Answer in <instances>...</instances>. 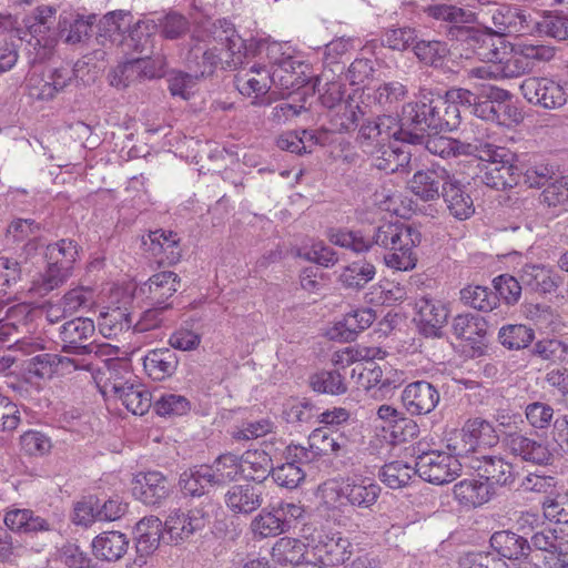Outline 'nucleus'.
<instances>
[{
	"instance_id": "obj_42",
	"label": "nucleus",
	"mask_w": 568,
	"mask_h": 568,
	"mask_svg": "<svg viewBox=\"0 0 568 568\" xmlns=\"http://www.w3.org/2000/svg\"><path fill=\"white\" fill-rule=\"evenodd\" d=\"M271 555L278 565H298L305 556V544L295 538L283 537L274 544Z\"/></svg>"
},
{
	"instance_id": "obj_62",
	"label": "nucleus",
	"mask_w": 568,
	"mask_h": 568,
	"mask_svg": "<svg viewBox=\"0 0 568 568\" xmlns=\"http://www.w3.org/2000/svg\"><path fill=\"white\" fill-rule=\"evenodd\" d=\"M376 320V314L372 308H357L347 313L342 325L346 329L345 338H354L359 332L368 328Z\"/></svg>"
},
{
	"instance_id": "obj_5",
	"label": "nucleus",
	"mask_w": 568,
	"mask_h": 568,
	"mask_svg": "<svg viewBox=\"0 0 568 568\" xmlns=\"http://www.w3.org/2000/svg\"><path fill=\"white\" fill-rule=\"evenodd\" d=\"M515 155L507 149L497 145H485L480 154V181L496 190H505L517 184L519 170L514 165Z\"/></svg>"
},
{
	"instance_id": "obj_9",
	"label": "nucleus",
	"mask_w": 568,
	"mask_h": 568,
	"mask_svg": "<svg viewBox=\"0 0 568 568\" xmlns=\"http://www.w3.org/2000/svg\"><path fill=\"white\" fill-rule=\"evenodd\" d=\"M439 94L427 92L422 95L417 102H410L403 106V125L405 128L413 126L412 133H422L429 129L434 132H442L443 124L440 121Z\"/></svg>"
},
{
	"instance_id": "obj_7",
	"label": "nucleus",
	"mask_w": 568,
	"mask_h": 568,
	"mask_svg": "<svg viewBox=\"0 0 568 568\" xmlns=\"http://www.w3.org/2000/svg\"><path fill=\"white\" fill-rule=\"evenodd\" d=\"M304 509L295 503L280 501L261 510L252 520L251 529L261 538L278 536L291 528L293 520L301 518Z\"/></svg>"
},
{
	"instance_id": "obj_19",
	"label": "nucleus",
	"mask_w": 568,
	"mask_h": 568,
	"mask_svg": "<svg viewBox=\"0 0 568 568\" xmlns=\"http://www.w3.org/2000/svg\"><path fill=\"white\" fill-rule=\"evenodd\" d=\"M470 467L489 485L511 486L516 479L514 466L498 455H474Z\"/></svg>"
},
{
	"instance_id": "obj_49",
	"label": "nucleus",
	"mask_w": 568,
	"mask_h": 568,
	"mask_svg": "<svg viewBox=\"0 0 568 568\" xmlns=\"http://www.w3.org/2000/svg\"><path fill=\"white\" fill-rule=\"evenodd\" d=\"M473 113L481 120L496 123H505L506 114L515 122L519 120V114L516 109L510 105L493 104L491 101H487L479 94L474 104Z\"/></svg>"
},
{
	"instance_id": "obj_43",
	"label": "nucleus",
	"mask_w": 568,
	"mask_h": 568,
	"mask_svg": "<svg viewBox=\"0 0 568 568\" xmlns=\"http://www.w3.org/2000/svg\"><path fill=\"white\" fill-rule=\"evenodd\" d=\"M460 301L481 312H490L498 306L499 297L488 287L481 285H468L460 290Z\"/></svg>"
},
{
	"instance_id": "obj_8",
	"label": "nucleus",
	"mask_w": 568,
	"mask_h": 568,
	"mask_svg": "<svg viewBox=\"0 0 568 568\" xmlns=\"http://www.w3.org/2000/svg\"><path fill=\"white\" fill-rule=\"evenodd\" d=\"M417 475L434 485H445L454 481L462 473L459 459L446 452L428 450L416 458Z\"/></svg>"
},
{
	"instance_id": "obj_2",
	"label": "nucleus",
	"mask_w": 568,
	"mask_h": 568,
	"mask_svg": "<svg viewBox=\"0 0 568 568\" xmlns=\"http://www.w3.org/2000/svg\"><path fill=\"white\" fill-rule=\"evenodd\" d=\"M55 13L54 8L42 6L24 20L26 31L22 39L26 40L29 55H33L34 61H43L54 52L59 36Z\"/></svg>"
},
{
	"instance_id": "obj_51",
	"label": "nucleus",
	"mask_w": 568,
	"mask_h": 568,
	"mask_svg": "<svg viewBox=\"0 0 568 568\" xmlns=\"http://www.w3.org/2000/svg\"><path fill=\"white\" fill-rule=\"evenodd\" d=\"M415 474H417L416 467L413 468L407 463L396 460L382 467L379 478L389 488L398 489L405 487Z\"/></svg>"
},
{
	"instance_id": "obj_18",
	"label": "nucleus",
	"mask_w": 568,
	"mask_h": 568,
	"mask_svg": "<svg viewBox=\"0 0 568 568\" xmlns=\"http://www.w3.org/2000/svg\"><path fill=\"white\" fill-rule=\"evenodd\" d=\"M94 331V323L88 317H77L64 323L60 328V337L63 342L62 351L75 355L95 352V345L82 344L93 336Z\"/></svg>"
},
{
	"instance_id": "obj_37",
	"label": "nucleus",
	"mask_w": 568,
	"mask_h": 568,
	"mask_svg": "<svg viewBox=\"0 0 568 568\" xmlns=\"http://www.w3.org/2000/svg\"><path fill=\"white\" fill-rule=\"evenodd\" d=\"M204 475L214 485H225L242 478L239 457L233 454L221 455L211 466H204Z\"/></svg>"
},
{
	"instance_id": "obj_54",
	"label": "nucleus",
	"mask_w": 568,
	"mask_h": 568,
	"mask_svg": "<svg viewBox=\"0 0 568 568\" xmlns=\"http://www.w3.org/2000/svg\"><path fill=\"white\" fill-rule=\"evenodd\" d=\"M385 355L386 352L379 347H369L364 345L348 346L335 354L334 363L342 366L363 361L373 363L374 359H382Z\"/></svg>"
},
{
	"instance_id": "obj_35",
	"label": "nucleus",
	"mask_w": 568,
	"mask_h": 568,
	"mask_svg": "<svg viewBox=\"0 0 568 568\" xmlns=\"http://www.w3.org/2000/svg\"><path fill=\"white\" fill-rule=\"evenodd\" d=\"M136 551L141 557L154 552L162 536V521L155 517H144L135 526Z\"/></svg>"
},
{
	"instance_id": "obj_10",
	"label": "nucleus",
	"mask_w": 568,
	"mask_h": 568,
	"mask_svg": "<svg viewBox=\"0 0 568 568\" xmlns=\"http://www.w3.org/2000/svg\"><path fill=\"white\" fill-rule=\"evenodd\" d=\"M306 539L326 565L338 566L351 558L352 544L348 538L325 526L314 528Z\"/></svg>"
},
{
	"instance_id": "obj_4",
	"label": "nucleus",
	"mask_w": 568,
	"mask_h": 568,
	"mask_svg": "<svg viewBox=\"0 0 568 568\" xmlns=\"http://www.w3.org/2000/svg\"><path fill=\"white\" fill-rule=\"evenodd\" d=\"M192 40L204 42L206 45H217L220 51L225 49L230 58L226 62L231 68L242 65L250 53V40H243L234 24L226 19H219L202 27L194 32Z\"/></svg>"
},
{
	"instance_id": "obj_44",
	"label": "nucleus",
	"mask_w": 568,
	"mask_h": 568,
	"mask_svg": "<svg viewBox=\"0 0 568 568\" xmlns=\"http://www.w3.org/2000/svg\"><path fill=\"white\" fill-rule=\"evenodd\" d=\"M154 23L156 31L166 40H178L190 30L189 19L178 11H169L156 19L154 18Z\"/></svg>"
},
{
	"instance_id": "obj_28",
	"label": "nucleus",
	"mask_w": 568,
	"mask_h": 568,
	"mask_svg": "<svg viewBox=\"0 0 568 568\" xmlns=\"http://www.w3.org/2000/svg\"><path fill=\"white\" fill-rule=\"evenodd\" d=\"M462 440L467 452L480 455L479 447H493L498 444L499 437L491 423L477 417L465 423L462 428Z\"/></svg>"
},
{
	"instance_id": "obj_60",
	"label": "nucleus",
	"mask_w": 568,
	"mask_h": 568,
	"mask_svg": "<svg viewBox=\"0 0 568 568\" xmlns=\"http://www.w3.org/2000/svg\"><path fill=\"white\" fill-rule=\"evenodd\" d=\"M517 45V52L524 57L526 62H528V67L530 70L536 67V64L541 62L550 61L555 54L556 49L552 45L544 44V43H532L528 41H520L515 43Z\"/></svg>"
},
{
	"instance_id": "obj_26",
	"label": "nucleus",
	"mask_w": 568,
	"mask_h": 568,
	"mask_svg": "<svg viewBox=\"0 0 568 568\" xmlns=\"http://www.w3.org/2000/svg\"><path fill=\"white\" fill-rule=\"evenodd\" d=\"M180 276L172 271H162L153 274L142 286L150 305H172L168 303L179 290Z\"/></svg>"
},
{
	"instance_id": "obj_6",
	"label": "nucleus",
	"mask_w": 568,
	"mask_h": 568,
	"mask_svg": "<svg viewBox=\"0 0 568 568\" xmlns=\"http://www.w3.org/2000/svg\"><path fill=\"white\" fill-rule=\"evenodd\" d=\"M424 12L440 21L447 37L452 40L479 42L483 37L478 30L468 24L475 22L473 11L449 3H435L424 8Z\"/></svg>"
},
{
	"instance_id": "obj_50",
	"label": "nucleus",
	"mask_w": 568,
	"mask_h": 568,
	"mask_svg": "<svg viewBox=\"0 0 568 568\" xmlns=\"http://www.w3.org/2000/svg\"><path fill=\"white\" fill-rule=\"evenodd\" d=\"M364 114L365 112L358 102L349 97L343 103L338 104L337 112L332 120L333 125L341 132L355 130Z\"/></svg>"
},
{
	"instance_id": "obj_58",
	"label": "nucleus",
	"mask_w": 568,
	"mask_h": 568,
	"mask_svg": "<svg viewBox=\"0 0 568 568\" xmlns=\"http://www.w3.org/2000/svg\"><path fill=\"white\" fill-rule=\"evenodd\" d=\"M61 302L69 315L90 310L94 304V292L89 286H77L69 290Z\"/></svg>"
},
{
	"instance_id": "obj_41",
	"label": "nucleus",
	"mask_w": 568,
	"mask_h": 568,
	"mask_svg": "<svg viewBox=\"0 0 568 568\" xmlns=\"http://www.w3.org/2000/svg\"><path fill=\"white\" fill-rule=\"evenodd\" d=\"M132 327L131 314L120 307H111L100 314L99 328L108 338L130 332Z\"/></svg>"
},
{
	"instance_id": "obj_30",
	"label": "nucleus",
	"mask_w": 568,
	"mask_h": 568,
	"mask_svg": "<svg viewBox=\"0 0 568 568\" xmlns=\"http://www.w3.org/2000/svg\"><path fill=\"white\" fill-rule=\"evenodd\" d=\"M262 503L261 488L251 484L234 485L225 494V504L234 514H251Z\"/></svg>"
},
{
	"instance_id": "obj_48",
	"label": "nucleus",
	"mask_w": 568,
	"mask_h": 568,
	"mask_svg": "<svg viewBox=\"0 0 568 568\" xmlns=\"http://www.w3.org/2000/svg\"><path fill=\"white\" fill-rule=\"evenodd\" d=\"M420 237L415 241H410V244L404 247L398 246L395 250H388V253L384 255V263L387 267L395 270L407 272L415 268L417 264V255L415 252V247L419 244Z\"/></svg>"
},
{
	"instance_id": "obj_23",
	"label": "nucleus",
	"mask_w": 568,
	"mask_h": 568,
	"mask_svg": "<svg viewBox=\"0 0 568 568\" xmlns=\"http://www.w3.org/2000/svg\"><path fill=\"white\" fill-rule=\"evenodd\" d=\"M110 392L134 415H144L152 406V395L144 385L131 381L111 382Z\"/></svg>"
},
{
	"instance_id": "obj_36",
	"label": "nucleus",
	"mask_w": 568,
	"mask_h": 568,
	"mask_svg": "<svg viewBox=\"0 0 568 568\" xmlns=\"http://www.w3.org/2000/svg\"><path fill=\"white\" fill-rule=\"evenodd\" d=\"M129 539L120 531H104L92 540L93 554L108 561L120 559L128 550Z\"/></svg>"
},
{
	"instance_id": "obj_52",
	"label": "nucleus",
	"mask_w": 568,
	"mask_h": 568,
	"mask_svg": "<svg viewBox=\"0 0 568 568\" xmlns=\"http://www.w3.org/2000/svg\"><path fill=\"white\" fill-rule=\"evenodd\" d=\"M535 338L534 329L523 324H509L498 332V339L508 349L527 347Z\"/></svg>"
},
{
	"instance_id": "obj_17",
	"label": "nucleus",
	"mask_w": 568,
	"mask_h": 568,
	"mask_svg": "<svg viewBox=\"0 0 568 568\" xmlns=\"http://www.w3.org/2000/svg\"><path fill=\"white\" fill-rule=\"evenodd\" d=\"M172 485L160 471L140 473L132 484L133 496L149 506L161 505L171 494Z\"/></svg>"
},
{
	"instance_id": "obj_25",
	"label": "nucleus",
	"mask_w": 568,
	"mask_h": 568,
	"mask_svg": "<svg viewBox=\"0 0 568 568\" xmlns=\"http://www.w3.org/2000/svg\"><path fill=\"white\" fill-rule=\"evenodd\" d=\"M531 546L548 554L545 561L549 568L568 567V540L564 536H557L551 529H542L531 535Z\"/></svg>"
},
{
	"instance_id": "obj_13",
	"label": "nucleus",
	"mask_w": 568,
	"mask_h": 568,
	"mask_svg": "<svg viewBox=\"0 0 568 568\" xmlns=\"http://www.w3.org/2000/svg\"><path fill=\"white\" fill-rule=\"evenodd\" d=\"M382 488L372 478L361 475L346 477L339 485L337 495L354 509H372L377 503Z\"/></svg>"
},
{
	"instance_id": "obj_56",
	"label": "nucleus",
	"mask_w": 568,
	"mask_h": 568,
	"mask_svg": "<svg viewBox=\"0 0 568 568\" xmlns=\"http://www.w3.org/2000/svg\"><path fill=\"white\" fill-rule=\"evenodd\" d=\"M130 13L119 10L106 13L99 23L100 36L109 38L112 42L121 41L122 33L130 26Z\"/></svg>"
},
{
	"instance_id": "obj_39",
	"label": "nucleus",
	"mask_w": 568,
	"mask_h": 568,
	"mask_svg": "<svg viewBox=\"0 0 568 568\" xmlns=\"http://www.w3.org/2000/svg\"><path fill=\"white\" fill-rule=\"evenodd\" d=\"M455 498L467 506H480L490 499V485L477 479H464L454 486Z\"/></svg>"
},
{
	"instance_id": "obj_53",
	"label": "nucleus",
	"mask_w": 568,
	"mask_h": 568,
	"mask_svg": "<svg viewBox=\"0 0 568 568\" xmlns=\"http://www.w3.org/2000/svg\"><path fill=\"white\" fill-rule=\"evenodd\" d=\"M310 386L320 394L341 395L347 390L344 377L337 371H323L312 375Z\"/></svg>"
},
{
	"instance_id": "obj_14",
	"label": "nucleus",
	"mask_w": 568,
	"mask_h": 568,
	"mask_svg": "<svg viewBox=\"0 0 568 568\" xmlns=\"http://www.w3.org/2000/svg\"><path fill=\"white\" fill-rule=\"evenodd\" d=\"M73 75V70L68 67L49 69L42 73L33 71L27 79L28 93L34 100H51L70 84Z\"/></svg>"
},
{
	"instance_id": "obj_40",
	"label": "nucleus",
	"mask_w": 568,
	"mask_h": 568,
	"mask_svg": "<svg viewBox=\"0 0 568 568\" xmlns=\"http://www.w3.org/2000/svg\"><path fill=\"white\" fill-rule=\"evenodd\" d=\"M264 53L272 68H281L288 57H297L293 48L288 43L267 41V40H250L248 57Z\"/></svg>"
},
{
	"instance_id": "obj_3",
	"label": "nucleus",
	"mask_w": 568,
	"mask_h": 568,
	"mask_svg": "<svg viewBox=\"0 0 568 568\" xmlns=\"http://www.w3.org/2000/svg\"><path fill=\"white\" fill-rule=\"evenodd\" d=\"M392 139L417 145L423 142L424 136L422 133H412L403 125L402 120L399 124L397 119L392 115L378 116L375 121L367 122L359 128L358 142L362 150L369 155H374Z\"/></svg>"
},
{
	"instance_id": "obj_33",
	"label": "nucleus",
	"mask_w": 568,
	"mask_h": 568,
	"mask_svg": "<svg viewBox=\"0 0 568 568\" xmlns=\"http://www.w3.org/2000/svg\"><path fill=\"white\" fill-rule=\"evenodd\" d=\"M376 267L366 260L354 261L341 267L337 281L345 290L359 291L374 280Z\"/></svg>"
},
{
	"instance_id": "obj_46",
	"label": "nucleus",
	"mask_w": 568,
	"mask_h": 568,
	"mask_svg": "<svg viewBox=\"0 0 568 568\" xmlns=\"http://www.w3.org/2000/svg\"><path fill=\"white\" fill-rule=\"evenodd\" d=\"M45 256L48 261L72 272L73 264L79 258V246L73 240L62 239L47 246Z\"/></svg>"
},
{
	"instance_id": "obj_1",
	"label": "nucleus",
	"mask_w": 568,
	"mask_h": 568,
	"mask_svg": "<svg viewBox=\"0 0 568 568\" xmlns=\"http://www.w3.org/2000/svg\"><path fill=\"white\" fill-rule=\"evenodd\" d=\"M420 237V233L409 225L395 222L379 225L372 237L366 240L361 234L351 231H338L331 234L329 240L333 244L352 250L356 253L366 252L372 244H376L385 250H395L403 244L408 245L410 241Z\"/></svg>"
},
{
	"instance_id": "obj_29",
	"label": "nucleus",
	"mask_w": 568,
	"mask_h": 568,
	"mask_svg": "<svg viewBox=\"0 0 568 568\" xmlns=\"http://www.w3.org/2000/svg\"><path fill=\"white\" fill-rule=\"evenodd\" d=\"M275 81L271 71L262 64H254L235 77V84L241 94L255 99L265 95Z\"/></svg>"
},
{
	"instance_id": "obj_12",
	"label": "nucleus",
	"mask_w": 568,
	"mask_h": 568,
	"mask_svg": "<svg viewBox=\"0 0 568 568\" xmlns=\"http://www.w3.org/2000/svg\"><path fill=\"white\" fill-rule=\"evenodd\" d=\"M519 90L527 102L544 109H558L567 102L565 88L550 78L529 77L521 82Z\"/></svg>"
},
{
	"instance_id": "obj_20",
	"label": "nucleus",
	"mask_w": 568,
	"mask_h": 568,
	"mask_svg": "<svg viewBox=\"0 0 568 568\" xmlns=\"http://www.w3.org/2000/svg\"><path fill=\"white\" fill-rule=\"evenodd\" d=\"M415 322L427 337H439L447 322L448 310L439 301L420 297L415 303Z\"/></svg>"
},
{
	"instance_id": "obj_16",
	"label": "nucleus",
	"mask_w": 568,
	"mask_h": 568,
	"mask_svg": "<svg viewBox=\"0 0 568 568\" xmlns=\"http://www.w3.org/2000/svg\"><path fill=\"white\" fill-rule=\"evenodd\" d=\"M493 28L488 36L524 34L532 31V19L523 9L515 6H499L491 11Z\"/></svg>"
},
{
	"instance_id": "obj_31",
	"label": "nucleus",
	"mask_w": 568,
	"mask_h": 568,
	"mask_svg": "<svg viewBox=\"0 0 568 568\" xmlns=\"http://www.w3.org/2000/svg\"><path fill=\"white\" fill-rule=\"evenodd\" d=\"M442 196L449 213L455 219L467 220L474 214L475 206L471 196L454 175L450 182L445 186L444 192H442Z\"/></svg>"
},
{
	"instance_id": "obj_63",
	"label": "nucleus",
	"mask_w": 568,
	"mask_h": 568,
	"mask_svg": "<svg viewBox=\"0 0 568 568\" xmlns=\"http://www.w3.org/2000/svg\"><path fill=\"white\" fill-rule=\"evenodd\" d=\"M544 516L558 524L568 523V494L552 493L545 497L542 503Z\"/></svg>"
},
{
	"instance_id": "obj_59",
	"label": "nucleus",
	"mask_w": 568,
	"mask_h": 568,
	"mask_svg": "<svg viewBox=\"0 0 568 568\" xmlns=\"http://www.w3.org/2000/svg\"><path fill=\"white\" fill-rule=\"evenodd\" d=\"M155 413L163 417L183 416L191 409L190 400L179 394H163L153 403Z\"/></svg>"
},
{
	"instance_id": "obj_11",
	"label": "nucleus",
	"mask_w": 568,
	"mask_h": 568,
	"mask_svg": "<svg viewBox=\"0 0 568 568\" xmlns=\"http://www.w3.org/2000/svg\"><path fill=\"white\" fill-rule=\"evenodd\" d=\"M488 57V62L471 68L467 71L469 78L484 80H504L518 78L525 73L531 72L528 62L517 52V45H511V55L507 58L497 57V52L493 51Z\"/></svg>"
},
{
	"instance_id": "obj_27",
	"label": "nucleus",
	"mask_w": 568,
	"mask_h": 568,
	"mask_svg": "<svg viewBox=\"0 0 568 568\" xmlns=\"http://www.w3.org/2000/svg\"><path fill=\"white\" fill-rule=\"evenodd\" d=\"M505 442L509 452L525 462L545 465L551 459V453L544 442L527 437L521 433L509 434Z\"/></svg>"
},
{
	"instance_id": "obj_57",
	"label": "nucleus",
	"mask_w": 568,
	"mask_h": 568,
	"mask_svg": "<svg viewBox=\"0 0 568 568\" xmlns=\"http://www.w3.org/2000/svg\"><path fill=\"white\" fill-rule=\"evenodd\" d=\"M156 32L154 18L140 20L130 31V45L140 53L149 51L153 47V37Z\"/></svg>"
},
{
	"instance_id": "obj_24",
	"label": "nucleus",
	"mask_w": 568,
	"mask_h": 568,
	"mask_svg": "<svg viewBox=\"0 0 568 568\" xmlns=\"http://www.w3.org/2000/svg\"><path fill=\"white\" fill-rule=\"evenodd\" d=\"M519 278L525 287L540 294H551L564 283L561 275L545 264H525Z\"/></svg>"
},
{
	"instance_id": "obj_34",
	"label": "nucleus",
	"mask_w": 568,
	"mask_h": 568,
	"mask_svg": "<svg viewBox=\"0 0 568 568\" xmlns=\"http://www.w3.org/2000/svg\"><path fill=\"white\" fill-rule=\"evenodd\" d=\"M490 546L504 559L518 560L528 555L530 545L524 536L509 530L496 531L490 537Z\"/></svg>"
},
{
	"instance_id": "obj_61",
	"label": "nucleus",
	"mask_w": 568,
	"mask_h": 568,
	"mask_svg": "<svg viewBox=\"0 0 568 568\" xmlns=\"http://www.w3.org/2000/svg\"><path fill=\"white\" fill-rule=\"evenodd\" d=\"M406 94L407 89L403 83L397 81L384 82L374 90L373 100L379 106L390 109L404 100Z\"/></svg>"
},
{
	"instance_id": "obj_38",
	"label": "nucleus",
	"mask_w": 568,
	"mask_h": 568,
	"mask_svg": "<svg viewBox=\"0 0 568 568\" xmlns=\"http://www.w3.org/2000/svg\"><path fill=\"white\" fill-rule=\"evenodd\" d=\"M242 478L262 481L272 470V458L264 450H247L239 457Z\"/></svg>"
},
{
	"instance_id": "obj_45",
	"label": "nucleus",
	"mask_w": 568,
	"mask_h": 568,
	"mask_svg": "<svg viewBox=\"0 0 568 568\" xmlns=\"http://www.w3.org/2000/svg\"><path fill=\"white\" fill-rule=\"evenodd\" d=\"M532 31L557 41L568 40V17L556 12H547L540 20L532 21Z\"/></svg>"
},
{
	"instance_id": "obj_64",
	"label": "nucleus",
	"mask_w": 568,
	"mask_h": 568,
	"mask_svg": "<svg viewBox=\"0 0 568 568\" xmlns=\"http://www.w3.org/2000/svg\"><path fill=\"white\" fill-rule=\"evenodd\" d=\"M540 202L548 207H566L568 205V176L548 184L540 194Z\"/></svg>"
},
{
	"instance_id": "obj_32",
	"label": "nucleus",
	"mask_w": 568,
	"mask_h": 568,
	"mask_svg": "<svg viewBox=\"0 0 568 568\" xmlns=\"http://www.w3.org/2000/svg\"><path fill=\"white\" fill-rule=\"evenodd\" d=\"M179 365L176 354L170 348L150 351L143 359L144 371L153 381H164L171 377Z\"/></svg>"
},
{
	"instance_id": "obj_47",
	"label": "nucleus",
	"mask_w": 568,
	"mask_h": 568,
	"mask_svg": "<svg viewBox=\"0 0 568 568\" xmlns=\"http://www.w3.org/2000/svg\"><path fill=\"white\" fill-rule=\"evenodd\" d=\"M281 68H274L271 74L282 88L290 89L302 84L305 79L302 75L305 73L304 69L307 68L303 61L297 60L296 57H288Z\"/></svg>"
},
{
	"instance_id": "obj_22",
	"label": "nucleus",
	"mask_w": 568,
	"mask_h": 568,
	"mask_svg": "<svg viewBox=\"0 0 568 568\" xmlns=\"http://www.w3.org/2000/svg\"><path fill=\"white\" fill-rule=\"evenodd\" d=\"M402 400L410 415H426L438 405L439 393L430 383L417 381L405 387Z\"/></svg>"
},
{
	"instance_id": "obj_55",
	"label": "nucleus",
	"mask_w": 568,
	"mask_h": 568,
	"mask_svg": "<svg viewBox=\"0 0 568 568\" xmlns=\"http://www.w3.org/2000/svg\"><path fill=\"white\" fill-rule=\"evenodd\" d=\"M453 332L458 338L466 341H476L477 337L485 335V321L474 314H459L453 321Z\"/></svg>"
},
{
	"instance_id": "obj_21",
	"label": "nucleus",
	"mask_w": 568,
	"mask_h": 568,
	"mask_svg": "<svg viewBox=\"0 0 568 568\" xmlns=\"http://www.w3.org/2000/svg\"><path fill=\"white\" fill-rule=\"evenodd\" d=\"M207 524V517L201 509L183 511L174 510L166 518L164 527L171 541L181 542L190 538L195 531L202 530Z\"/></svg>"
},
{
	"instance_id": "obj_15",
	"label": "nucleus",
	"mask_w": 568,
	"mask_h": 568,
	"mask_svg": "<svg viewBox=\"0 0 568 568\" xmlns=\"http://www.w3.org/2000/svg\"><path fill=\"white\" fill-rule=\"evenodd\" d=\"M452 176L445 168L433 165L415 172L408 181V187L422 201H435L439 199L445 186L450 182Z\"/></svg>"
}]
</instances>
